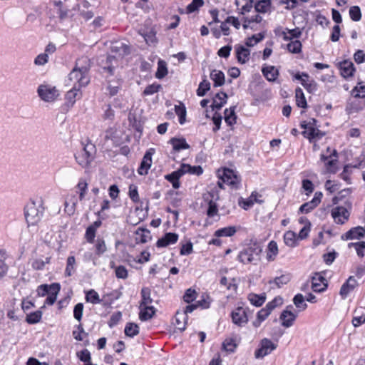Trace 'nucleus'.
Listing matches in <instances>:
<instances>
[{
	"label": "nucleus",
	"instance_id": "nucleus-1",
	"mask_svg": "<svg viewBox=\"0 0 365 365\" xmlns=\"http://www.w3.org/2000/svg\"><path fill=\"white\" fill-rule=\"evenodd\" d=\"M89 60L87 58H81L76 61L75 67L68 75V80L73 82V86L82 88L86 86L90 78L88 76L89 70Z\"/></svg>",
	"mask_w": 365,
	"mask_h": 365
},
{
	"label": "nucleus",
	"instance_id": "nucleus-2",
	"mask_svg": "<svg viewBox=\"0 0 365 365\" xmlns=\"http://www.w3.org/2000/svg\"><path fill=\"white\" fill-rule=\"evenodd\" d=\"M96 153V147L91 143H81L80 150L77 151L75 155V159L78 165L83 168H87L94 159Z\"/></svg>",
	"mask_w": 365,
	"mask_h": 365
},
{
	"label": "nucleus",
	"instance_id": "nucleus-3",
	"mask_svg": "<svg viewBox=\"0 0 365 365\" xmlns=\"http://www.w3.org/2000/svg\"><path fill=\"white\" fill-rule=\"evenodd\" d=\"M43 208L34 202L28 203L24 208L25 218L28 226L36 225L41 220Z\"/></svg>",
	"mask_w": 365,
	"mask_h": 365
},
{
	"label": "nucleus",
	"instance_id": "nucleus-4",
	"mask_svg": "<svg viewBox=\"0 0 365 365\" xmlns=\"http://www.w3.org/2000/svg\"><path fill=\"white\" fill-rule=\"evenodd\" d=\"M316 123L317 120L312 118L308 122H303L301 124L302 128H304L302 134L310 141L319 140L324 135V133L317 128Z\"/></svg>",
	"mask_w": 365,
	"mask_h": 365
},
{
	"label": "nucleus",
	"instance_id": "nucleus-5",
	"mask_svg": "<svg viewBox=\"0 0 365 365\" xmlns=\"http://www.w3.org/2000/svg\"><path fill=\"white\" fill-rule=\"evenodd\" d=\"M277 346L269 339L264 338L260 340L259 347L255 351V357L257 359H263L275 350Z\"/></svg>",
	"mask_w": 365,
	"mask_h": 365
},
{
	"label": "nucleus",
	"instance_id": "nucleus-6",
	"mask_svg": "<svg viewBox=\"0 0 365 365\" xmlns=\"http://www.w3.org/2000/svg\"><path fill=\"white\" fill-rule=\"evenodd\" d=\"M38 96L46 102H53L58 96V91L48 85H40L37 90Z\"/></svg>",
	"mask_w": 365,
	"mask_h": 365
},
{
	"label": "nucleus",
	"instance_id": "nucleus-7",
	"mask_svg": "<svg viewBox=\"0 0 365 365\" xmlns=\"http://www.w3.org/2000/svg\"><path fill=\"white\" fill-rule=\"evenodd\" d=\"M348 206V208L343 206H337L331 210V216L336 223L343 225L349 220L350 216L349 209H351V204L349 203Z\"/></svg>",
	"mask_w": 365,
	"mask_h": 365
},
{
	"label": "nucleus",
	"instance_id": "nucleus-8",
	"mask_svg": "<svg viewBox=\"0 0 365 365\" xmlns=\"http://www.w3.org/2000/svg\"><path fill=\"white\" fill-rule=\"evenodd\" d=\"M36 19V16L34 14H29L26 18H24V15L22 12L16 11L13 14V16L9 20V24L14 26H23L26 21H34Z\"/></svg>",
	"mask_w": 365,
	"mask_h": 365
},
{
	"label": "nucleus",
	"instance_id": "nucleus-9",
	"mask_svg": "<svg viewBox=\"0 0 365 365\" xmlns=\"http://www.w3.org/2000/svg\"><path fill=\"white\" fill-rule=\"evenodd\" d=\"M77 175L76 169L71 166H61L55 173V179L58 181L68 180Z\"/></svg>",
	"mask_w": 365,
	"mask_h": 365
},
{
	"label": "nucleus",
	"instance_id": "nucleus-10",
	"mask_svg": "<svg viewBox=\"0 0 365 365\" xmlns=\"http://www.w3.org/2000/svg\"><path fill=\"white\" fill-rule=\"evenodd\" d=\"M232 322L240 327L243 326L248 322L246 310L242 307H237L231 314Z\"/></svg>",
	"mask_w": 365,
	"mask_h": 365
},
{
	"label": "nucleus",
	"instance_id": "nucleus-11",
	"mask_svg": "<svg viewBox=\"0 0 365 365\" xmlns=\"http://www.w3.org/2000/svg\"><path fill=\"white\" fill-rule=\"evenodd\" d=\"M154 153V149L151 148L148 150L144 155L138 170V173L140 175H146L148 173V170L151 167L152 164V155Z\"/></svg>",
	"mask_w": 365,
	"mask_h": 365
},
{
	"label": "nucleus",
	"instance_id": "nucleus-12",
	"mask_svg": "<svg viewBox=\"0 0 365 365\" xmlns=\"http://www.w3.org/2000/svg\"><path fill=\"white\" fill-rule=\"evenodd\" d=\"M301 34L299 29L284 31L282 33L283 38L286 41H290L286 46H302L301 42L297 39Z\"/></svg>",
	"mask_w": 365,
	"mask_h": 365
},
{
	"label": "nucleus",
	"instance_id": "nucleus-13",
	"mask_svg": "<svg viewBox=\"0 0 365 365\" xmlns=\"http://www.w3.org/2000/svg\"><path fill=\"white\" fill-rule=\"evenodd\" d=\"M218 177L224 182L229 185H235L238 183L237 176L230 169L225 168L222 170H218Z\"/></svg>",
	"mask_w": 365,
	"mask_h": 365
},
{
	"label": "nucleus",
	"instance_id": "nucleus-14",
	"mask_svg": "<svg viewBox=\"0 0 365 365\" xmlns=\"http://www.w3.org/2000/svg\"><path fill=\"white\" fill-rule=\"evenodd\" d=\"M327 287L326 279L319 274H315L312 278V289L315 292H323Z\"/></svg>",
	"mask_w": 365,
	"mask_h": 365
},
{
	"label": "nucleus",
	"instance_id": "nucleus-15",
	"mask_svg": "<svg viewBox=\"0 0 365 365\" xmlns=\"http://www.w3.org/2000/svg\"><path fill=\"white\" fill-rule=\"evenodd\" d=\"M289 308H292V307H287V309L284 310L279 317V319L282 321V325L287 328L290 327L297 318V314L289 310Z\"/></svg>",
	"mask_w": 365,
	"mask_h": 365
},
{
	"label": "nucleus",
	"instance_id": "nucleus-16",
	"mask_svg": "<svg viewBox=\"0 0 365 365\" xmlns=\"http://www.w3.org/2000/svg\"><path fill=\"white\" fill-rule=\"evenodd\" d=\"M365 235V229L362 227L358 226L351 228L348 232L341 235L342 240H349L354 239H359L364 237Z\"/></svg>",
	"mask_w": 365,
	"mask_h": 365
},
{
	"label": "nucleus",
	"instance_id": "nucleus-17",
	"mask_svg": "<svg viewBox=\"0 0 365 365\" xmlns=\"http://www.w3.org/2000/svg\"><path fill=\"white\" fill-rule=\"evenodd\" d=\"M79 86H73L66 94V100L68 106H73L76 99L81 98V92Z\"/></svg>",
	"mask_w": 365,
	"mask_h": 365
},
{
	"label": "nucleus",
	"instance_id": "nucleus-18",
	"mask_svg": "<svg viewBox=\"0 0 365 365\" xmlns=\"http://www.w3.org/2000/svg\"><path fill=\"white\" fill-rule=\"evenodd\" d=\"M178 235L175 233L168 232L157 242V247H165L169 245L174 244L178 241Z\"/></svg>",
	"mask_w": 365,
	"mask_h": 365
},
{
	"label": "nucleus",
	"instance_id": "nucleus-19",
	"mask_svg": "<svg viewBox=\"0 0 365 365\" xmlns=\"http://www.w3.org/2000/svg\"><path fill=\"white\" fill-rule=\"evenodd\" d=\"M339 66L343 77L348 78L353 76L355 69L351 61H344L339 63Z\"/></svg>",
	"mask_w": 365,
	"mask_h": 365
},
{
	"label": "nucleus",
	"instance_id": "nucleus-20",
	"mask_svg": "<svg viewBox=\"0 0 365 365\" xmlns=\"http://www.w3.org/2000/svg\"><path fill=\"white\" fill-rule=\"evenodd\" d=\"M357 285V282L354 277H349L346 282L344 283L340 289V294L342 297H346V295L353 290Z\"/></svg>",
	"mask_w": 365,
	"mask_h": 365
},
{
	"label": "nucleus",
	"instance_id": "nucleus-21",
	"mask_svg": "<svg viewBox=\"0 0 365 365\" xmlns=\"http://www.w3.org/2000/svg\"><path fill=\"white\" fill-rule=\"evenodd\" d=\"M51 292L46 299V303L52 305L56 300L57 294L60 291V285L58 283H53L50 285Z\"/></svg>",
	"mask_w": 365,
	"mask_h": 365
},
{
	"label": "nucleus",
	"instance_id": "nucleus-22",
	"mask_svg": "<svg viewBox=\"0 0 365 365\" xmlns=\"http://www.w3.org/2000/svg\"><path fill=\"white\" fill-rule=\"evenodd\" d=\"M236 55L240 63H245L249 60L250 51L247 47H237Z\"/></svg>",
	"mask_w": 365,
	"mask_h": 365
},
{
	"label": "nucleus",
	"instance_id": "nucleus-23",
	"mask_svg": "<svg viewBox=\"0 0 365 365\" xmlns=\"http://www.w3.org/2000/svg\"><path fill=\"white\" fill-rule=\"evenodd\" d=\"M210 78L214 81V86H222L225 83V74L221 71L213 70L210 73Z\"/></svg>",
	"mask_w": 365,
	"mask_h": 365
},
{
	"label": "nucleus",
	"instance_id": "nucleus-24",
	"mask_svg": "<svg viewBox=\"0 0 365 365\" xmlns=\"http://www.w3.org/2000/svg\"><path fill=\"white\" fill-rule=\"evenodd\" d=\"M155 309L153 306L143 307L139 314V318L142 321H146L153 317Z\"/></svg>",
	"mask_w": 365,
	"mask_h": 365
},
{
	"label": "nucleus",
	"instance_id": "nucleus-25",
	"mask_svg": "<svg viewBox=\"0 0 365 365\" xmlns=\"http://www.w3.org/2000/svg\"><path fill=\"white\" fill-rule=\"evenodd\" d=\"M151 291L148 287H143L141 289L142 300L140 302V307L149 306L153 302V299L150 297Z\"/></svg>",
	"mask_w": 365,
	"mask_h": 365
},
{
	"label": "nucleus",
	"instance_id": "nucleus-26",
	"mask_svg": "<svg viewBox=\"0 0 365 365\" xmlns=\"http://www.w3.org/2000/svg\"><path fill=\"white\" fill-rule=\"evenodd\" d=\"M187 316H185V313H182L179 311L175 314V325L177 328L180 331L185 329V324L187 323Z\"/></svg>",
	"mask_w": 365,
	"mask_h": 365
},
{
	"label": "nucleus",
	"instance_id": "nucleus-27",
	"mask_svg": "<svg viewBox=\"0 0 365 365\" xmlns=\"http://www.w3.org/2000/svg\"><path fill=\"white\" fill-rule=\"evenodd\" d=\"M262 71L269 81H274L278 75V71L274 66L264 67Z\"/></svg>",
	"mask_w": 365,
	"mask_h": 365
},
{
	"label": "nucleus",
	"instance_id": "nucleus-28",
	"mask_svg": "<svg viewBox=\"0 0 365 365\" xmlns=\"http://www.w3.org/2000/svg\"><path fill=\"white\" fill-rule=\"evenodd\" d=\"M181 178L180 173H179L178 170H175L170 174L166 175L165 178L170 182L173 185V187L175 189H178L180 186V183L179 179Z\"/></svg>",
	"mask_w": 365,
	"mask_h": 365
},
{
	"label": "nucleus",
	"instance_id": "nucleus-29",
	"mask_svg": "<svg viewBox=\"0 0 365 365\" xmlns=\"http://www.w3.org/2000/svg\"><path fill=\"white\" fill-rule=\"evenodd\" d=\"M203 200L207 205L216 202L220 197L217 190L212 189L210 191L203 195Z\"/></svg>",
	"mask_w": 365,
	"mask_h": 365
},
{
	"label": "nucleus",
	"instance_id": "nucleus-30",
	"mask_svg": "<svg viewBox=\"0 0 365 365\" xmlns=\"http://www.w3.org/2000/svg\"><path fill=\"white\" fill-rule=\"evenodd\" d=\"M170 143L173 145V149L176 151H179L182 149H188L190 148L189 145L183 138L178 139L173 138L170 139Z\"/></svg>",
	"mask_w": 365,
	"mask_h": 365
},
{
	"label": "nucleus",
	"instance_id": "nucleus-31",
	"mask_svg": "<svg viewBox=\"0 0 365 365\" xmlns=\"http://www.w3.org/2000/svg\"><path fill=\"white\" fill-rule=\"evenodd\" d=\"M235 227L230 226L226 227L222 229H219L215 231V236L220 237H231L236 232Z\"/></svg>",
	"mask_w": 365,
	"mask_h": 365
},
{
	"label": "nucleus",
	"instance_id": "nucleus-32",
	"mask_svg": "<svg viewBox=\"0 0 365 365\" xmlns=\"http://www.w3.org/2000/svg\"><path fill=\"white\" fill-rule=\"evenodd\" d=\"M291 280V274H285L280 277H275L272 280L269 281V284H275L277 287H281L282 285L287 284Z\"/></svg>",
	"mask_w": 365,
	"mask_h": 365
},
{
	"label": "nucleus",
	"instance_id": "nucleus-33",
	"mask_svg": "<svg viewBox=\"0 0 365 365\" xmlns=\"http://www.w3.org/2000/svg\"><path fill=\"white\" fill-rule=\"evenodd\" d=\"M168 74L167 63L163 60H159L158 62V70L155 73V77L158 79L164 78Z\"/></svg>",
	"mask_w": 365,
	"mask_h": 365
},
{
	"label": "nucleus",
	"instance_id": "nucleus-34",
	"mask_svg": "<svg viewBox=\"0 0 365 365\" xmlns=\"http://www.w3.org/2000/svg\"><path fill=\"white\" fill-rule=\"evenodd\" d=\"M271 6L270 0H260L255 6V11L259 13L267 12Z\"/></svg>",
	"mask_w": 365,
	"mask_h": 365
},
{
	"label": "nucleus",
	"instance_id": "nucleus-35",
	"mask_svg": "<svg viewBox=\"0 0 365 365\" xmlns=\"http://www.w3.org/2000/svg\"><path fill=\"white\" fill-rule=\"evenodd\" d=\"M248 299L252 304L256 307H260L265 302L266 296L264 294L258 295L256 294H250L248 296Z\"/></svg>",
	"mask_w": 365,
	"mask_h": 365
},
{
	"label": "nucleus",
	"instance_id": "nucleus-36",
	"mask_svg": "<svg viewBox=\"0 0 365 365\" xmlns=\"http://www.w3.org/2000/svg\"><path fill=\"white\" fill-rule=\"evenodd\" d=\"M348 247H354L356 254L359 257H363L365 255V242L364 241L358 242H350L348 244Z\"/></svg>",
	"mask_w": 365,
	"mask_h": 365
},
{
	"label": "nucleus",
	"instance_id": "nucleus-37",
	"mask_svg": "<svg viewBox=\"0 0 365 365\" xmlns=\"http://www.w3.org/2000/svg\"><path fill=\"white\" fill-rule=\"evenodd\" d=\"M175 111L179 116V122L180 124H183L185 122L186 118V108L182 103H180L179 105L175 106Z\"/></svg>",
	"mask_w": 365,
	"mask_h": 365
},
{
	"label": "nucleus",
	"instance_id": "nucleus-38",
	"mask_svg": "<svg viewBox=\"0 0 365 365\" xmlns=\"http://www.w3.org/2000/svg\"><path fill=\"white\" fill-rule=\"evenodd\" d=\"M125 334L129 337H133L139 333V327L135 323H128L124 330Z\"/></svg>",
	"mask_w": 365,
	"mask_h": 365
},
{
	"label": "nucleus",
	"instance_id": "nucleus-39",
	"mask_svg": "<svg viewBox=\"0 0 365 365\" xmlns=\"http://www.w3.org/2000/svg\"><path fill=\"white\" fill-rule=\"evenodd\" d=\"M278 253V247L277 242L271 241L268 245V252L267 257L269 260H274Z\"/></svg>",
	"mask_w": 365,
	"mask_h": 365
},
{
	"label": "nucleus",
	"instance_id": "nucleus-40",
	"mask_svg": "<svg viewBox=\"0 0 365 365\" xmlns=\"http://www.w3.org/2000/svg\"><path fill=\"white\" fill-rule=\"evenodd\" d=\"M235 108H230V110L226 109L225 110V120L228 125H232L236 123V115L235 113Z\"/></svg>",
	"mask_w": 365,
	"mask_h": 365
},
{
	"label": "nucleus",
	"instance_id": "nucleus-41",
	"mask_svg": "<svg viewBox=\"0 0 365 365\" xmlns=\"http://www.w3.org/2000/svg\"><path fill=\"white\" fill-rule=\"evenodd\" d=\"M295 96H296L297 105L301 108H306L307 107V101L305 99L303 91L300 88H297L295 90Z\"/></svg>",
	"mask_w": 365,
	"mask_h": 365
},
{
	"label": "nucleus",
	"instance_id": "nucleus-42",
	"mask_svg": "<svg viewBox=\"0 0 365 365\" xmlns=\"http://www.w3.org/2000/svg\"><path fill=\"white\" fill-rule=\"evenodd\" d=\"M238 259L243 264H248L257 261L246 250L242 251L238 255Z\"/></svg>",
	"mask_w": 365,
	"mask_h": 365
},
{
	"label": "nucleus",
	"instance_id": "nucleus-43",
	"mask_svg": "<svg viewBox=\"0 0 365 365\" xmlns=\"http://www.w3.org/2000/svg\"><path fill=\"white\" fill-rule=\"evenodd\" d=\"M252 254V256L257 261L259 259V255L262 252V247L259 245L255 243L245 249Z\"/></svg>",
	"mask_w": 365,
	"mask_h": 365
},
{
	"label": "nucleus",
	"instance_id": "nucleus-44",
	"mask_svg": "<svg viewBox=\"0 0 365 365\" xmlns=\"http://www.w3.org/2000/svg\"><path fill=\"white\" fill-rule=\"evenodd\" d=\"M293 302L294 305L299 309V311H303L306 309L307 305L304 302V296L302 294H297L294 296L293 299Z\"/></svg>",
	"mask_w": 365,
	"mask_h": 365
},
{
	"label": "nucleus",
	"instance_id": "nucleus-45",
	"mask_svg": "<svg viewBox=\"0 0 365 365\" xmlns=\"http://www.w3.org/2000/svg\"><path fill=\"white\" fill-rule=\"evenodd\" d=\"M86 299L92 304H98L101 302L98 294L94 289H91L86 292Z\"/></svg>",
	"mask_w": 365,
	"mask_h": 365
},
{
	"label": "nucleus",
	"instance_id": "nucleus-46",
	"mask_svg": "<svg viewBox=\"0 0 365 365\" xmlns=\"http://www.w3.org/2000/svg\"><path fill=\"white\" fill-rule=\"evenodd\" d=\"M76 259L73 256H69L67 259V264L65 270L66 276H71L75 270Z\"/></svg>",
	"mask_w": 365,
	"mask_h": 365
},
{
	"label": "nucleus",
	"instance_id": "nucleus-47",
	"mask_svg": "<svg viewBox=\"0 0 365 365\" xmlns=\"http://www.w3.org/2000/svg\"><path fill=\"white\" fill-rule=\"evenodd\" d=\"M284 243L289 246L294 247L296 244V235L292 231H287L284 235Z\"/></svg>",
	"mask_w": 365,
	"mask_h": 365
},
{
	"label": "nucleus",
	"instance_id": "nucleus-48",
	"mask_svg": "<svg viewBox=\"0 0 365 365\" xmlns=\"http://www.w3.org/2000/svg\"><path fill=\"white\" fill-rule=\"evenodd\" d=\"M42 312L40 310L36 311L27 315L26 321L29 324H36L40 322Z\"/></svg>",
	"mask_w": 365,
	"mask_h": 365
},
{
	"label": "nucleus",
	"instance_id": "nucleus-49",
	"mask_svg": "<svg viewBox=\"0 0 365 365\" xmlns=\"http://www.w3.org/2000/svg\"><path fill=\"white\" fill-rule=\"evenodd\" d=\"M51 257H46L45 260L36 259L32 262V267L36 270H41L46 264L50 263Z\"/></svg>",
	"mask_w": 365,
	"mask_h": 365
},
{
	"label": "nucleus",
	"instance_id": "nucleus-50",
	"mask_svg": "<svg viewBox=\"0 0 365 365\" xmlns=\"http://www.w3.org/2000/svg\"><path fill=\"white\" fill-rule=\"evenodd\" d=\"M210 88V83L206 79H204L199 85L197 90V94L199 96H204L206 92Z\"/></svg>",
	"mask_w": 365,
	"mask_h": 365
},
{
	"label": "nucleus",
	"instance_id": "nucleus-51",
	"mask_svg": "<svg viewBox=\"0 0 365 365\" xmlns=\"http://www.w3.org/2000/svg\"><path fill=\"white\" fill-rule=\"evenodd\" d=\"M204 4L203 0H192V1L187 6V12L188 14L195 12Z\"/></svg>",
	"mask_w": 365,
	"mask_h": 365
},
{
	"label": "nucleus",
	"instance_id": "nucleus-52",
	"mask_svg": "<svg viewBox=\"0 0 365 365\" xmlns=\"http://www.w3.org/2000/svg\"><path fill=\"white\" fill-rule=\"evenodd\" d=\"M349 15L353 21H359L361 18V14L359 7L357 6H351L349 9Z\"/></svg>",
	"mask_w": 365,
	"mask_h": 365
},
{
	"label": "nucleus",
	"instance_id": "nucleus-53",
	"mask_svg": "<svg viewBox=\"0 0 365 365\" xmlns=\"http://www.w3.org/2000/svg\"><path fill=\"white\" fill-rule=\"evenodd\" d=\"M282 298L280 297H275L272 302H269L264 307L269 313L279 305L282 304Z\"/></svg>",
	"mask_w": 365,
	"mask_h": 365
},
{
	"label": "nucleus",
	"instance_id": "nucleus-54",
	"mask_svg": "<svg viewBox=\"0 0 365 365\" xmlns=\"http://www.w3.org/2000/svg\"><path fill=\"white\" fill-rule=\"evenodd\" d=\"M197 292L191 288L187 289L183 296V299L186 303H190L196 298Z\"/></svg>",
	"mask_w": 365,
	"mask_h": 365
},
{
	"label": "nucleus",
	"instance_id": "nucleus-55",
	"mask_svg": "<svg viewBox=\"0 0 365 365\" xmlns=\"http://www.w3.org/2000/svg\"><path fill=\"white\" fill-rule=\"evenodd\" d=\"M160 88H161V85H160V84L153 83V84L149 85L145 88V90L143 91V95H145V96L153 95V94L158 92Z\"/></svg>",
	"mask_w": 365,
	"mask_h": 365
},
{
	"label": "nucleus",
	"instance_id": "nucleus-56",
	"mask_svg": "<svg viewBox=\"0 0 365 365\" xmlns=\"http://www.w3.org/2000/svg\"><path fill=\"white\" fill-rule=\"evenodd\" d=\"M107 250L105 241L103 239H98L96 244V254L101 255Z\"/></svg>",
	"mask_w": 365,
	"mask_h": 365
},
{
	"label": "nucleus",
	"instance_id": "nucleus-57",
	"mask_svg": "<svg viewBox=\"0 0 365 365\" xmlns=\"http://www.w3.org/2000/svg\"><path fill=\"white\" fill-rule=\"evenodd\" d=\"M115 275L120 279H126L128 277V271L124 266H118L115 268Z\"/></svg>",
	"mask_w": 365,
	"mask_h": 365
},
{
	"label": "nucleus",
	"instance_id": "nucleus-58",
	"mask_svg": "<svg viewBox=\"0 0 365 365\" xmlns=\"http://www.w3.org/2000/svg\"><path fill=\"white\" fill-rule=\"evenodd\" d=\"M136 234L138 235H140V241L142 243L148 242V240L150 238V232L148 230L138 229L136 231Z\"/></svg>",
	"mask_w": 365,
	"mask_h": 365
},
{
	"label": "nucleus",
	"instance_id": "nucleus-59",
	"mask_svg": "<svg viewBox=\"0 0 365 365\" xmlns=\"http://www.w3.org/2000/svg\"><path fill=\"white\" fill-rule=\"evenodd\" d=\"M83 311V304L82 303H78L74 307L73 309V315L76 319L80 321L82 318Z\"/></svg>",
	"mask_w": 365,
	"mask_h": 365
},
{
	"label": "nucleus",
	"instance_id": "nucleus-60",
	"mask_svg": "<svg viewBox=\"0 0 365 365\" xmlns=\"http://www.w3.org/2000/svg\"><path fill=\"white\" fill-rule=\"evenodd\" d=\"M263 38L264 36L262 34L253 35L251 38H248L246 46H254L255 44L258 43Z\"/></svg>",
	"mask_w": 365,
	"mask_h": 365
},
{
	"label": "nucleus",
	"instance_id": "nucleus-61",
	"mask_svg": "<svg viewBox=\"0 0 365 365\" xmlns=\"http://www.w3.org/2000/svg\"><path fill=\"white\" fill-rule=\"evenodd\" d=\"M317 207V205H315L313 202H312L311 201L309 202H305L304 204H303L300 207H299V212H304V213H309V212H311L313 209H314L315 207Z\"/></svg>",
	"mask_w": 365,
	"mask_h": 365
},
{
	"label": "nucleus",
	"instance_id": "nucleus-62",
	"mask_svg": "<svg viewBox=\"0 0 365 365\" xmlns=\"http://www.w3.org/2000/svg\"><path fill=\"white\" fill-rule=\"evenodd\" d=\"M122 314L120 312H118L114 313L111 317L108 322V325L110 327H113L115 326L121 319Z\"/></svg>",
	"mask_w": 365,
	"mask_h": 365
},
{
	"label": "nucleus",
	"instance_id": "nucleus-63",
	"mask_svg": "<svg viewBox=\"0 0 365 365\" xmlns=\"http://www.w3.org/2000/svg\"><path fill=\"white\" fill-rule=\"evenodd\" d=\"M77 187L80 190L79 199L83 200L86 192L88 184L85 181L81 180L78 183Z\"/></svg>",
	"mask_w": 365,
	"mask_h": 365
},
{
	"label": "nucleus",
	"instance_id": "nucleus-64",
	"mask_svg": "<svg viewBox=\"0 0 365 365\" xmlns=\"http://www.w3.org/2000/svg\"><path fill=\"white\" fill-rule=\"evenodd\" d=\"M353 94L355 98L365 97V86H356L353 91Z\"/></svg>",
	"mask_w": 365,
	"mask_h": 365
}]
</instances>
